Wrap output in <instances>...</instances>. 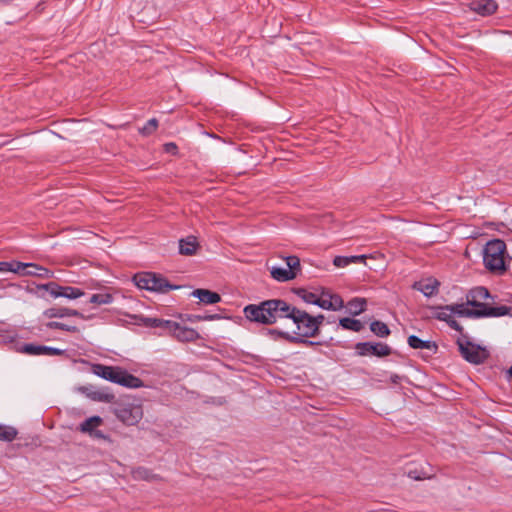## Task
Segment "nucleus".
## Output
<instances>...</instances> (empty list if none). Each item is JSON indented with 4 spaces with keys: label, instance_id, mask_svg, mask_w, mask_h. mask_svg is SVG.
<instances>
[{
    "label": "nucleus",
    "instance_id": "f257e3e1",
    "mask_svg": "<svg viewBox=\"0 0 512 512\" xmlns=\"http://www.w3.org/2000/svg\"><path fill=\"white\" fill-rule=\"evenodd\" d=\"M293 306L282 299H269L244 307L245 318L261 325H273L282 319H289Z\"/></svg>",
    "mask_w": 512,
    "mask_h": 512
},
{
    "label": "nucleus",
    "instance_id": "f03ea898",
    "mask_svg": "<svg viewBox=\"0 0 512 512\" xmlns=\"http://www.w3.org/2000/svg\"><path fill=\"white\" fill-rule=\"evenodd\" d=\"M510 260L503 240L494 239L486 243L483 249V263L490 273L503 275L508 270Z\"/></svg>",
    "mask_w": 512,
    "mask_h": 512
},
{
    "label": "nucleus",
    "instance_id": "7ed1b4c3",
    "mask_svg": "<svg viewBox=\"0 0 512 512\" xmlns=\"http://www.w3.org/2000/svg\"><path fill=\"white\" fill-rule=\"evenodd\" d=\"M92 371L95 375L105 380L125 387L138 388L142 385V381L139 378L129 374L127 371L119 367L95 364L93 365Z\"/></svg>",
    "mask_w": 512,
    "mask_h": 512
},
{
    "label": "nucleus",
    "instance_id": "20e7f679",
    "mask_svg": "<svg viewBox=\"0 0 512 512\" xmlns=\"http://www.w3.org/2000/svg\"><path fill=\"white\" fill-rule=\"evenodd\" d=\"M135 285L140 289H146L153 292L165 293L178 286H173L160 274L152 272L137 273L133 277Z\"/></svg>",
    "mask_w": 512,
    "mask_h": 512
},
{
    "label": "nucleus",
    "instance_id": "39448f33",
    "mask_svg": "<svg viewBox=\"0 0 512 512\" xmlns=\"http://www.w3.org/2000/svg\"><path fill=\"white\" fill-rule=\"evenodd\" d=\"M289 319H291L296 325V337L306 340L305 338H311L318 335L314 317L306 311L293 306V312H291Z\"/></svg>",
    "mask_w": 512,
    "mask_h": 512
},
{
    "label": "nucleus",
    "instance_id": "423d86ee",
    "mask_svg": "<svg viewBox=\"0 0 512 512\" xmlns=\"http://www.w3.org/2000/svg\"><path fill=\"white\" fill-rule=\"evenodd\" d=\"M482 309H469L465 304H453L446 305V310H450L452 314L466 317H499L509 313L507 306H499V309L486 310L485 307Z\"/></svg>",
    "mask_w": 512,
    "mask_h": 512
},
{
    "label": "nucleus",
    "instance_id": "0eeeda50",
    "mask_svg": "<svg viewBox=\"0 0 512 512\" xmlns=\"http://www.w3.org/2000/svg\"><path fill=\"white\" fill-rule=\"evenodd\" d=\"M457 344L462 357L472 364L484 363L489 357V352L486 348L476 345L467 339H458Z\"/></svg>",
    "mask_w": 512,
    "mask_h": 512
},
{
    "label": "nucleus",
    "instance_id": "6e6552de",
    "mask_svg": "<svg viewBox=\"0 0 512 512\" xmlns=\"http://www.w3.org/2000/svg\"><path fill=\"white\" fill-rule=\"evenodd\" d=\"M116 417L126 425H135L143 417V409L140 405H122L115 410Z\"/></svg>",
    "mask_w": 512,
    "mask_h": 512
},
{
    "label": "nucleus",
    "instance_id": "1a4fd4ad",
    "mask_svg": "<svg viewBox=\"0 0 512 512\" xmlns=\"http://www.w3.org/2000/svg\"><path fill=\"white\" fill-rule=\"evenodd\" d=\"M169 324L168 333L181 342H192L200 338L199 333L189 327L181 326L179 323L172 321Z\"/></svg>",
    "mask_w": 512,
    "mask_h": 512
},
{
    "label": "nucleus",
    "instance_id": "9d476101",
    "mask_svg": "<svg viewBox=\"0 0 512 512\" xmlns=\"http://www.w3.org/2000/svg\"><path fill=\"white\" fill-rule=\"evenodd\" d=\"M489 297V291L485 287H476L469 291L467 295V304L475 307V309H482L481 306L485 307L486 310L499 309V307H490L483 303V301L487 300Z\"/></svg>",
    "mask_w": 512,
    "mask_h": 512
},
{
    "label": "nucleus",
    "instance_id": "9b49d317",
    "mask_svg": "<svg viewBox=\"0 0 512 512\" xmlns=\"http://www.w3.org/2000/svg\"><path fill=\"white\" fill-rule=\"evenodd\" d=\"M358 354L361 356L375 355L379 357L388 356L391 354V348L383 343H358L356 345Z\"/></svg>",
    "mask_w": 512,
    "mask_h": 512
},
{
    "label": "nucleus",
    "instance_id": "f8f14e48",
    "mask_svg": "<svg viewBox=\"0 0 512 512\" xmlns=\"http://www.w3.org/2000/svg\"><path fill=\"white\" fill-rule=\"evenodd\" d=\"M103 424V419L99 416H92L79 425V431L88 434L89 436L97 439H107L100 430H97L99 426Z\"/></svg>",
    "mask_w": 512,
    "mask_h": 512
},
{
    "label": "nucleus",
    "instance_id": "ddd939ff",
    "mask_svg": "<svg viewBox=\"0 0 512 512\" xmlns=\"http://www.w3.org/2000/svg\"><path fill=\"white\" fill-rule=\"evenodd\" d=\"M317 306L325 310L337 311L344 307V302L339 295L323 291L322 294L318 296Z\"/></svg>",
    "mask_w": 512,
    "mask_h": 512
},
{
    "label": "nucleus",
    "instance_id": "4468645a",
    "mask_svg": "<svg viewBox=\"0 0 512 512\" xmlns=\"http://www.w3.org/2000/svg\"><path fill=\"white\" fill-rule=\"evenodd\" d=\"M469 8L481 16H489L496 12L498 5L494 0H473Z\"/></svg>",
    "mask_w": 512,
    "mask_h": 512
},
{
    "label": "nucleus",
    "instance_id": "2eb2a0df",
    "mask_svg": "<svg viewBox=\"0 0 512 512\" xmlns=\"http://www.w3.org/2000/svg\"><path fill=\"white\" fill-rule=\"evenodd\" d=\"M44 316L47 318H63V317H70L75 316L79 317L81 319H87L82 313L75 309H70L66 307H53L49 308L44 311Z\"/></svg>",
    "mask_w": 512,
    "mask_h": 512
},
{
    "label": "nucleus",
    "instance_id": "dca6fc26",
    "mask_svg": "<svg viewBox=\"0 0 512 512\" xmlns=\"http://www.w3.org/2000/svg\"><path fill=\"white\" fill-rule=\"evenodd\" d=\"M23 352L30 354V355H63L64 350L48 347L44 345H34V344H26L23 347Z\"/></svg>",
    "mask_w": 512,
    "mask_h": 512
},
{
    "label": "nucleus",
    "instance_id": "f3484780",
    "mask_svg": "<svg viewBox=\"0 0 512 512\" xmlns=\"http://www.w3.org/2000/svg\"><path fill=\"white\" fill-rule=\"evenodd\" d=\"M23 266L24 268L19 272L20 275H31L41 278H50L53 276V273L50 270L37 264L23 263Z\"/></svg>",
    "mask_w": 512,
    "mask_h": 512
},
{
    "label": "nucleus",
    "instance_id": "a211bd4d",
    "mask_svg": "<svg viewBox=\"0 0 512 512\" xmlns=\"http://www.w3.org/2000/svg\"><path fill=\"white\" fill-rule=\"evenodd\" d=\"M438 285L439 283L436 279L428 278L425 280L415 282L413 288L422 292L425 296L429 297L437 293Z\"/></svg>",
    "mask_w": 512,
    "mask_h": 512
},
{
    "label": "nucleus",
    "instance_id": "6ab92c4d",
    "mask_svg": "<svg viewBox=\"0 0 512 512\" xmlns=\"http://www.w3.org/2000/svg\"><path fill=\"white\" fill-rule=\"evenodd\" d=\"M199 248L196 237L188 236L179 241V253L185 256L194 255Z\"/></svg>",
    "mask_w": 512,
    "mask_h": 512
},
{
    "label": "nucleus",
    "instance_id": "aec40b11",
    "mask_svg": "<svg viewBox=\"0 0 512 512\" xmlns=\"http://www.w3.org/2000/svg\"><path fill=\"white\" fill-rule=\"evenodd\" d=\"M192 295L204 304H216L221 301V296L218 293L208 289H196Z\"/></svg>",
    "mask_w": 512,
    "mask_h": 512
},
{
    "label": "nucleus",
    "instance_id": "412c9836",
    "mask_svg": "<svg viewBox=\"0 0 512 512\" xmlns=\"http://www.w3.org/2000/svg\"><path fill=\"white\" fill-rule=\"evenodd\" d=\"M267 334L277 340L279 338H284L292 343H303V344H306V345H316L318 344L317 342H313V341H309V340H304V339H301L299 337H295V336H291L289 333L287 332H283V331H280V330H277V329H269Z\"/></svg>",
    "mask_w": 512,
    "mask_h": 512
},
{
    "label": "nucleus",
    "instance_id": "4be33fe9",
    "mask_svg": "<svg viewBox=\"0 0 512 512\" xmlns=\"http://www.w3.org/2000/svg\"><path fill=\"white\" fill-rule=\"evenodd\" d=\"M408 344L413 349H426L432 351L433 353H435L438 349V346L435 342L422 340L415 335L408 337Z\"/></svg>",
    "mask_w": 512,
    "mask_h": 512
},
{
    "label": "nucleus",
    "instance_id": "5701e85b",
    "mask_svg": "<svg viewBox=\"0 0 512 512\" xmlns=\"http://www.w3.org/2000/svg\"><path fill=\"white\" fill-rule=\"evenodd\" d=\"M270 273L272 278L279 282H286L295 278L293 271L283 267L273 266L270 269Z\"/></svg>",
    "mask_w": 512,
    "mask_h": 512
},
{
    "label": "nucleus",
    "instance_id": "b1692460",
    "mask_svg": "<svg viewBox=\"0 0 512 512\" xmlns=\"http://www.w3.org/2000/svg\"><path fill=\"white\" fill-rule=\"evenodd\" d=\"M366 300L363 298H354L347 304L349 312L353 315H359L365 310Z\"/></svg>",
    "mask_w": 512,
    "mask_h": 512
},
{
    "label": "nucleus",
    "instance_id": "393cba45",
    "mask_svg": "<svg viewBox=\"0 0 512 512\" xmlns=\"http://www.w3.org/2000/svg\"><path fill=\"white\" fill-rule=\"evenodd\" d=\"M63 287L64 286H61V285L57 284L56 282H49L46 284L39 285L38 289L46 290L50 293L51 296H53L54 298H57V297H62Z\"/></svg>",
    "mask_w": 512,
    "mask_h": 512
},
{
    "label": "nucleus",
    "instance_id": "a878e982",
    "mask_svg": "<svg viewBox=\"0 0 512 512\" xmlns=\"http://www.w3.org/2000/svg\"><path fill=\"white\" fill-rule=\"evenodd\" d=\"M339 324L344 329L352 330L355 332L361 331L364 327L361 321L352 318H342L340 319Z\"/></svg>",
    "mask_w": 512,
    "mask_h": 512
},
{
    "label": "nucleus",
    "instance_id": "bb28decb",
    "mask_svg": "<svg viewBox=\"0 0 512 512\" xmlns=\"http://www.w3.org/2000/svg\"><path fill=\"white\" fill-rule=\"evenodd\" d=\"M17 436V430L12 426L0 424V440L13 441Z\"/></svg>",
    "mask_w": 512,
    "mask_h": 512
},
{
    "label": "nucleus",
    "instance_id": "cd10ccee",
    "mask_svg": "<svg viewBox=\"0 0 512 512\" xmlns=\"http://www.w3.org/2000/svg\"><path fill=\"white\" fill-rule=\"evenodd\" d=\"M142 321L146 327H160L167 331H169V324L167 323H172L170 320H163L158 318H143Z\"/></svg>",
    "mask_w": 512,
    "mask_h": 512
},
{
    "label": "nucleus",
    "instance_id": "c85d7f7f",
    "mask_svg": "<svg viewBox=\"0 0 512 512\" xmlns=\"http://www.w3.org/2000/svg\"><path fill=\"white\" fill-rule=\"evenodd\" d=\"M371 331L379 337H386L390 334L388 326L381 321H374L370 325Z\"/></svg>",
    "mask_w": 512,
    "mask_h": 512
},
{
    "label": "nucleus",
    "instance_id": "c756f323",
    "mask_svg": "<svg viewBox=\"0 0 512 512\" xmlns=\"http://www.w3.org/2000/svg\"><path fill=\"white\" fill-rule=\"evenodd\" d=\"M88 396L95 401L101 402H112L114 400V395L102 390L93 391L88 394Z\"/></svg>",
    "mask_w": 512,
    "mask_h": 512
},
{
    "label": "nucleus",
    "instance_id": "7c9ffc66",
    "mask_svg": "<svg viewBox=\"0 0 512 512\" xmlns=\"http://www.w3.org/2000/svg\"><path fill=\"white\" fill-rule=\"evenodd\" d=\"M24 268L21 262H0V272H14L19 274Z\"/></svg>",
    "mask_w": 512,
    "mask_h": 512
},
{
    "label": "nucleus",
    "instance_id": "2f4dec72",
    "mask_svg": "<svg viewBox=\"0 0 512 512\" xmlns=\"http://www.w3.org/2000/svg\"><path fill=\"white\" fill-rule=\"evenodd\" d=\"M113 301V296L110 293H99V294H93L90 298V303L93 304H109Z\"/></svg>",
    "mask_w": 512,
    "mask_h": 512
},
{
    "label": "nucleus",
    "instance_id": "473e14b6",
    "mask_svg": "<svg viewBox=\"0 0 512 512\" xmlns=\"http://www.w3.org/2000/svg\"><path fill=\"white\" fill-rule=\"evenodd\" d=\"M84 294H85L84 291L79 288L72 287V286H64L62 297H65L68 299H76V298L83 296Z\"/></svg>",
    "mask_w": 512,
    "mask_h": 512
},
{
    "label": "nucleus",
    "instance_id": "72a5a7b5",
    "mask_svg": "<svg viewBox=\"0 0 512 512\" xmlns=\"http://www.w3.org/2000/svg\"><path fill=\"white\" fill-rule=\"evenodd\" d=\"M297 295L306 303L317 305L318 295L305 289H299Z\"/></svg>",
    "mask_w": 512,
    "mask_h": 512
},
{
    "label": "nucleus",
    "instance_id": "f704fd0d",
    "mask_svg": "<svg viewBox=\"0 0 512 512\" xmlns=\"http://www.w3.org/2000/svg\"><path fill=\"white\" fill-rule=\"evenodd\" d=\"M285 261L287 269L293 271L296 277L301 267L299 258L296 256H288L286 257Z\"/></svg>",
    "mask_w": 512,
    "mask_h": 512
},
{
    "label": "nucleus",
    "instance_id": "c9c22d12",
    "mask_svg": "<svg viewBox=\"0 0 512 512\" xmlns=\"http://www.w3.org/2000/svg\"><path fill=\"white\" fill-rule=\"evenodd\" d=\"M46 327L49 328V329H60V330H65V331H68V332H78V328L76 326H70V325H67V324H64V323H61V322H48L46 324Z\"/></svg>",
    "mask_w": 512,
    "mask_h": 512
},
{
    "label": "nucleus",
    "instance_id": "e433bc0d",
    "mask_svg": "<svg viewBox=\"0 0 512 512\" xmlns=\"http://www.w3.org/2000/svg\"><path fill=\"white\" fill-rule=\"evenodd\" d=\"M158 127V121L155 118L150 119L146 125L139 130L145 136L152 134Z\"/></svg>",
    "mask_w": 512,
    "mask_h": 512
},
{
    "label": "nucleus",
    "instance_id": "4c0bfd02",
    "mask_svg": "<svg viewBox=\"0 0 512 512\" xmlns=\"http://www.w3.org/2000/svg\"><path fill=\"white\" fill-rule=\"evenodd\" d=\"M437 309L438 312L435 313V317L438 320L448 322L453 317L452 312H450V310H446V306L438 307Z\"/></svg>",
    "mask_w": 512,
    "mask_h": 512
},
{
    "label": "nucleus",
    "instance_id": "58836bf2",
    "mask_svg": "<svg viewBox=\"0 0 512 512\" xmlns=\"http://www.w3.org/2000/svg\"><path fill=\"white\" fill-rule=\"evenodd\" d=\"M218 315H190L187 317V320L190 322H196V321H206V320H214L218 319Z\"/></svg>",
    "mask_w": 512,
    "mask_h": 512
},
{
    "label": "nucleus",
    "instance_id": "ea45409f",
    "mask_svg": "<svg viewBox=\"0 0 512 512\" xmlns=\"http://www.w3.org/2000/svg\"><path fill=\"white\" fill-rule=\"evenodd\" d=\"M407 475L409 478L414 479V480H423V479L429 478V475L427 473H425L424 471H418L416 469L415 470L410 469L407 472Z\"/></svg>",
    "mask_w": 512,
    "mask_h": 512
},
{
    "label": "nucleus",
    "instance_id": "a19ab883",
    "mask_svg": "<svg viewBox=\"0 0 512 512\" xmlns=\"http://www.w3.org/2000/svg\"><path fill=\"white\" fill-rule=\"evenodd\" d=\"M333 264L338 268H343L351 263L349 256H336L333 260Z\"/></svg>",
    "mask_w": 512,
    "mask_h": 512
},
{
    "label": "nucleus",
    "instance_id": "79ce46f5",
    "mask_svg": "<svg viewBox=\"0 0 512 512\" xmlns=\"http://www.w3.org/2000/svg\"><path fill=\"white\" fill-rule=\"evenodd\" d=\"M350 263H365L367 256L366 255H356V256H349Z\"/></svg>",
    "mask_w": 512,
    "mask_h": 512
},
{
    "label": "nucleus",
    "instance_id": "37998d69",
    "mask_svg": "<svg viewBox=\"0 0 512 512\" xmlns=\"http://www.w3.org/2000/svg\"><path fill=\"white\" fill-rule=\"evenodd\" d=\"M314 317V322H315V325L317 326V333L319 334L320 332V326L322 325L325 317L324 315L322 314H319L317 316H313Z\"/></svg>",
    "mask_w": 512,
    "mask_h": 512
},
{
    "label": "nucleus",
    "instance_id": "c03bdc74",
    "mask_svg": "<svg viewBox=\"0 0 512 512\" xmlns=\"http://www.w3.org/2000/svg\"><path fill=\"white\" fill-rule=\"evenodd\" d=\"M447 323L452 329L462 331V326L453 317Z\"/></svg>",
    "mask_w": 512,
    "mask_h": 512
},
{
    "label": "nucleus",
    "instance_id": "a18cd8bd",
    "mask_svg": "<svg viewBox=\"0 0 512 512\" xmlns=\"http://www.w3.org/2000/svg\"><path fill=\"white\" fill-rule=\"evenodd\" d=\"M164 148H165V151H166V152H168V153H173V154H174V153L176 152V150H177V146H176V144H174V143H166V144L164 145Z\"/></svg>",
    "mask_w": 512,
    "mask_h": 512
},
{
    "label": "nucleus",
    "instance_id": "49530a36",
    "mask_svg": "<svg viewBox=\"0 0 512 512\" xmlns=\"http://www.w3.org/2000/svg\"><path fill=\"white\" fill-rule=\"evenodd\" d=\"M508 374H509L510 379L512 380V366L508 370Z\"/></svg>",
    "mask_w": 512,
    "mask_h": 512
}]
</instances>
